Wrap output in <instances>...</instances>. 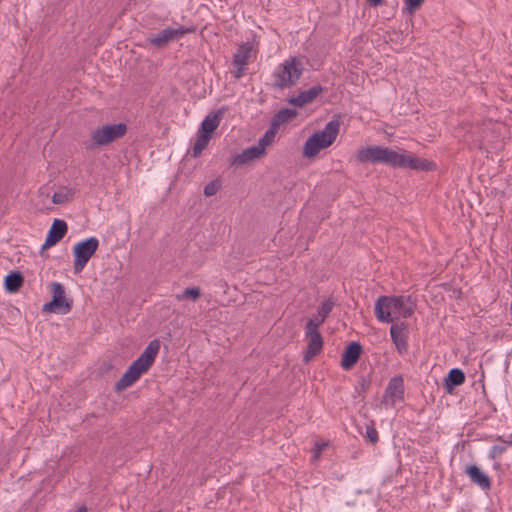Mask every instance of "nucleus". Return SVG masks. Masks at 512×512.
<instances>
[{
	"instance_id": "obj_19",
	"label": "nucleus",
	"mask_w": 512,
	"mask_h": 512,
	"mask_svg": "<svg viewBox=\"0 0 512 512\" xmlns=\"http://www.w3.org/2000/svg\"><path fill=\"white\" fill-rule=\"evenodd\" d=\"M383 298H393V296H380L377 299V301L375 303V308H374L375 316L381 322H385V323L393 322L394 317L392 315H394V307H393L392 303H390V302L384 301L380 305L381 306V312L383 313V316H385V317L381 318V316H380V313H379V310H378V305L381 302V300H383Z\"/></svg>"
},
{
	"instance_id": "obj_12",
	"label": "nucleus",
	"mask_w": 512,
	"mask_h": 512,
	"mask_svg": "<svg viewBox=\"0 0 512 512\" xmlns=\"http://www.w3.org/2000/svg\"><path fill=\"white\" fill-rule=\"evenodd\" d=\"M307 348L303 357L305 363L313 360L323 349L324 340L319 331L305 330Z\"/></svg>"
},
{
	"instance_id": "obj_29",
	"label": "nucleus",
	"mask_w": 512,
	"mask_h": 512,
	"mask_svg": "<svg viewBox=\"0 0 512 512\" xmlns=\"http://www.w3.org/2000/svg\"><path fill=\"white\" fill-rule=\"evenodd\" d=\"M221 188V182L216 179L208 183L204 187V195L207 197L214 196Z\"/></svg>"
},
{
	"instance_id": "obj_2",
	"label": "nucleus",
	"mask_w": 512,
	"mask_h": 512,
	"mask_svg": "<svg viewBox=\"0 0 512 512\" xmlns=\"http://www.w3.org/2000/svg\"><path fill=\"white\" fill-rule=\"evenodd\" d=\"M160 349V341L152 340L142 354L132 362L122 377L114 386L115 392H121L132 386L143 373H146L153 365Z\"/></svg>"
},
{
	"instance_id": "obj_8",
	"label": "nucleus",
	"mask_w": 512,
	"mask_h": 512,
	"mask_svg": "<svg viewBox=\"0 0 512 512\" xmlns=\"http://www.w3.org/2000/svg\"><path fill=\"white\" fill-rule=\"evenodd\" d=\"M384 301L392 303L394 307V319L398 317L408 318L414 313L416 309V303L411 296L401 295L393 296V298H383V300H381V302L378 305V310L381 318L385 317L381 312L380 306Z\"/></svg>"
},
{
	"instance_id": "obj_26",
	"label": "nucleus",
	"mask_w": 512,
	"mask_h": 512,
	"mask_svg": "<svg viewBox=\"0 0 512 512\" xmlns=\"http://www.w3.org/2000/svg\"><path fill=\"white\" fill-rule=\"evenodd\" d=\"M212 136L206 135L198 131L197 138L193 146V157H199L203 150L208 146Z\"/></svg>"
},
{
	"instance_id": "obj_1",
	"label": "nucleus",
	"mask_w": 512,
	"mask_h": 512,
	"mask_svg": "<svg viewBox=\"0 0 512 512\" xmlns=\"http://www.w3.org/2000/svg\"><path fill=\"white\" fill-rule=\"evenodd\" d=\"M356 158L361 163L385 164L393 168H409L417 171H431L435 165L424 158L415 157L412 153L397 151L382 146H367L358 149Z\"/></svg>"
},
{
	"instance_id": "obj_32",
	"label": "nucleus",
	"mask_w": 512,
	"mask_h": 512,
	"mask_svg": "<svg viewBox=\"0 0 512 512\" xmlns=\"http://www.w3.org/2000/svg\"><path fill=\"white\" fill-rule=\"evenodd\" d=\"M69 201L68 194L63 191L55 192L52 196V202L54 204H64Z\"/></svg>"
},
{
	"instance_id": "obj_30",
	"label": "nucleus",
	"mask_w": 512,
	"mask_h": 512,
	"mask_svg": "<svg viewBox=\"0 0 512 512\" xmlns=\"http://www.w3.org/2000/svg\"><path fill=\"white\" fill-rule=\"evenodd\" d=\"M333 307H334V302L332 300L328 299L321 304L317 313L319 314V316L323 317L326 320V318L332 311Z\"/></svg>"
},
{
	"instance_id": "obj_22",
	"label": "nucleus",
	"mask_w": 512,
	"mask_h": 512,
	"mask_svg": "<svg viewBox=\"0 0 512 512\" xmlns=\"http://www.w3.org/2000/svg\"><path fill=\"white\" fill-rule=\"evenodd\" d=\"M221 121L220 112L208 115L202 122L199 132L211 135L219 126Z\"/></svg>"
},
{
	"instance_id": "obj_38",
	"label": "nucleus",
	"mask_w": 512,
	"mask_h": 512,
	"mask_svg": "<svg viewBox=\"0 0 512 512\" xmlns=\"http://www.w3.org/2000/svg\"><path fill=\"white\" fill-rule=\"evenodd\" d=\"M76 512H87V509L86 507L82 506Z\"/></svg>"
},
{
	"instance_id": "obj_7",
	"label": "nucleus",
	"mask_w": 512,
	"mask_h": 512,
	"mask_svg": "<svg viewBox=\"0 0 512 512\" xmlns=\"http://www.w3.org/2000/svg\"><path fill=\"white\" fill-rule=\"evenodd\" d=\"M52 300L43 306L45 312H61L68 313L72 308V301H67L65 298L64 286L59 282L51 284Z\"/></svg>"
},
{
	"instance_id": "obj_6",
	"label": "nucleus",
	"mask_w": 512,
	"mask_h": 512,
	"mask_svg": "<svg viewBox=\"0 0 512 512\" xmlns=\"http://www.w3.org/2000/svg\"><path fill=\"white\" fill-rule=\"evenodd\" d=\"M195 27L179 26L178 28L167 27L157 34L148 38V42L157 48L165 47L169 42L178 40L186 34L194 33Z\"/></svg>"
},
{
	"instance_id": "obj_27",
	"label": "nucleus",
	"mask_w": 512,
	"mask_h": 512,
	"mask_svg": "<svg viewBox=\"0 0 512 512\" xmlns=\"http://www.w3.org/2000/svg\"><path fill=\"white\" fill-rule=\"evenodd\" d=\"M201 296V290L198 287H191L185 289L181 294L176 295V299L181 301L183 299H191L196 301Z\"/></svg>"
},
{
	"instance_id": "obj_37",
	"label": "nucleus",
	"mask_w": 512,
	"mask_h": 512,
	"mask_svg": "<svg viewBox=\"0 0 512 512\" xmlns=\"http://www.w3.org/2000/svg\"><path fill=\"white\" fill-rule=\"evenodd\" d=\"M497 440H498V441H503V442H505V443H507V444L512 445V434L509 436V439H508V440H503V439H502V437H500V436L497 438Z\"/></svg>"
},
{
	"instance_id": "obj_28",
	"label": "nucleus",
	"mask_w": 512,
	"mask_h": 512,
	"mask_svg": "<svg viewBox=\"0 0 512 512\" xmlns=\"http://www.w3.org/2000/svg\"><path fill=\"white\" fill-rule=\"evenodd\" d=\"M324 322L325 319L317 313L314 318H311L306 322L305 330L319 331L320 326L323 325Z\"/></svg>"
},
{
	"instance_id": "obj_10",
	"label": "nucleus",
	"mask_w": 512,
	"mask_h": 512,
	"mask_svg": "<svg viewBox=\"0 0 512 512\" xmlns=\"http://www.w3.org/2000/svg\"><path fill=\"white\" fill-rule=\"evenodd\" d=\"M256 51L254 50L253 44L246 42L241 44L233 56V65L237 67L234 73L236 79H240L246 69V65L249 60L255 56Z\"/></svg>"
},
{
	"instance_id": "obj_9",
	"label": "nucleus",
	"mask_w": 512,
	"mask_h": 512,
	"mask_svg": "<svg viewBox=\"0 0 512 512\" xmlns=\"http://www.w3.org/2000/svg\"><path fill=\"white\" fill-rule=\"evenodd\" d=\"M404 380L402 376H395L390 379L385 389L381 403L388 407H394L396 402L404 400Z\"/></svg>"
},
{
	"instance_id": "obj_35",
	"label": "nucleus",
	"mask_w": 512,
	"mask_h": 512,
	"mask_svg": "<svg viewBox=\"0 0 512 512\" xmlns=\"http://www.w3.org/2000/svg\"><path fill=\"white\" fill-rule=\"evenodd\" d=\"M373 7H377L383 3V0H367Z\"/></svg>"
},
{
	"instance_id": "obj_15",
	"label": "nucleus",
	"mask_w": 512,
	"mask_h": 512,
	"mask_svg": "<svg viewBox=\"0 0 512 512\" xmlns=\"http://www.w3.org/2000/svg\"><path fill=\"white\" fill-rule=\"evenodd\" d=\"M324 88L321 85H315L308 90L300 92L297 96L288 99V103L298 108H302L312 103L322 92Z\"/></svg>"
},
{
	"instance_id": "obj_13",
	"label": "nucleus",
	"mask_w": 512,
	"mask_h": 512,
	"mask_svg": "<svg viewBox=\"0 0 512 512\" xmlns=\"http://www.w3.org/2000/svg\"><path fill=\"white\" fill-rule=\"evenodd\" d=\"M68 230L67 223L61 219H55L48 231L45 243L42 246V250L48 249L56 245L66 235Z\"/></svg>"
},
{
	"instance_id": "obj_17",
	"label": "nucleus",
	"mask_w": 512,
	"mask_h": 512,
	"mask_svg": "<svg viewBox=\"0 0 512 512\" xmlns=\"http://www.w3.org/2000/svg\"><path fill=\"white\" fill-rule=\"evenodd\" d=\"M361 353V345L358 342H351L342 354L341 366L343 369H351L358 362Z\"/></svg>"
},
{
	"instance_id": "obj_3",
	"label": "nucleus",
	"mask_w": 512,
	"mask_h": 512,
	"mask_svg": "<svg viewBox=\"0 0 512 512\" xmlns=\"http://www.w3.org/2000/svg\"><path fill=\"white\" fill-rule=\"evenodd\" d=\"M126 132L127 125L125 123L108 124L97 127L91 132L90 138L82 142V146L87 151H93L122 138Z\"/></svg>"
},
{
	"instance_id": "obj_23",
	"label": "nucleus",
	"mask_w": 512,
	"mask_h": 512,
	"mask_svg": "<svg viewBox=\"0 0 512 512\" xmlns=\"http://www.w3.org/2000/svg\"><path fill=\"white\" fill-rule=\"evenodd\" d=\"M296 116L297 111L294 109H281L274 115L271 125L277 129L280 125L293 120Z\"/></svg>"
},
{
	"instance_id": "obj_21",
	"label": "nucleus",
	"mask_w": 512,
	"mask_h": 512,
	"mask_svg": "<svg viewBox=\"0 0 512 512\" xmlns=\"http://www.w3.org/2000/svg\"><path fill=\"white\" fill-rule=\"evenodd\" d=\"M24 283V277L19 271L10 272L4 280L5 289L10 293L17 292Z\"/></svg>"
},
{
	"instance_id": "obj_5",
	"label": "nucleus",
	"mask_w": 512,
	"mask_h": 512,
	"mask_svg": "<svg viewBox=\"0 0 512 512\" xmlns=\"http://www.w3.org/2000/svg\"><path fill=\"white\" fill-rule=\"evenodd\" d=\"M99 247V241L95 237H90L84 241L78 242L73 248L74 254V273H80L87 265L88 261L95 254Z\"/></svg>"
},
{
	"instance_id": "obj_31",
	"label": "nucleus",
	"mask_w": 512,
	"mask_h": 512,
	"mask_svg": "<svg viewBox=\"0 0 512 512\" xmlns=\"http://www.w3.org/2000/svg\"><path fill=\"white\" fill-rule=\"evenodd\" d=\"M425 0H404L407 11L412 14L418 10Z\"/></svg>"
},
{
	"instance_id": "obj_18",
	"label": "nucleus",
	"mask_w": 512,
	"mask_h": 512,
	"mask_svg": "<svg viewBox=\"0 0 512 512\" xmlns=\"http://www.w3.org/2000/svg\"><path fill=\"white\" fill-rule=\"evenodd\" d=\"M465 472L470 480L483 490H489L491 488L490 478L487 474L482 472L478 466L469 465L466 467Z\"/></svg>"
},
{
	"instance_id": "obj_16",
	"label": "nucleus",
	"mask_w": 512,
	"mask_h": 512,
	"mask_svg": "<svg viewBox=\"0 0 512 512\" xmlns=\"http://www.w3.org/2000/svg\"><path fill=\"white\" fill-rule=\"evenodd\" d=\"M264 155L261 154V150L257 149L256 146H251L244 149L241 153L234 155L231 158V166L241 167L249 164L255 160L262 158Z\"/></svg>"
},
{
	"instance_id": "obj_33",
	"label": "nucleus",
	"mask_w": 512,
	"mask_h": 512,
	"mask_svg": "<svg viewBox=\"0 0 512 512\" xmlns=\"http://www.w3.org/2000/svg\"><path fill=\"white\" fill-rule=\"evenodd\" d=\"M366 437L370 440L371 443L375 444L379 440L377 430L372 426H367L366 429Z\"/></svg>"
},
{
	"instance_id": "obj_34",
	"label": "nucleus",
	"mask_w": 512,
	"mask_h": 512,
	"mask_svg": "<svg viewBox=\"0 0 512 512\" xmlns=\"http://www.w3.org/2000/svg\"><path fill=\"white\" fill-rule=\"evenodd\" d=\"M506 450L505 446L494 445L489 453L491 459L499 457Z\"/></svg>"
},
{
	"instance_id": "obj_4",
	"label": "nucleus",
	"mask_w": 512,
	"mask_h": 512,
	"mask_svg": "<svg viewBox=\"0 0 512 512\" xmlns=\"http://www.w3.org/2000/svg\"><path fill=\"white\" fill-rule=\"evenodd\" d=\"M303 70L304 68L299 58L291 57L285 60L274 73V86L279 89L295 86L302 76Z\"/></svg>"
},
{
	"instance_id": "obj_11",
	"label": "nucleus",
	"mask_w": 512,
	"mask_h": 512,
	"mask_svg": "<svg viewBox=\"0 0 512 512\" xmlns=\"http://www.w3.org/2000/svg\"><path fill=\"white\" fill-rule=\"evenodd\" d=\"M340 125V115H335L333 119L325 125L322 131L316 132L312 136L316 137V140L328 148L336 140L339 134Z\"/></svg>"
},
{
	"instance_id": "obj_24",
	"label": "nucleus",
	"mask_w": 512,
	"mask_h": 512,
	"mask_svg": "<svg viewBox=\"0 0 512 512\" xmlns=\"http://www.w3.org/2000/svg\"><path fill=\"white\" fill-rule=\"evenodd\" d=\"M326 147L322 145L316 137L310 136L304 144L303 154L307 158H314L321 150Z\"/></svg>"
},
{
	"instance_id": "obj_14",
	"label": "nucleus",
	"mask_w": 512,
	"mask_h": 512,
	"mask_svg": "<svg viewBox=\"0 0 512 512\" xmlns=\"http://www.w3.org/2000/svg\"><path fill=\"white\" fill-rule=\"evenodd\" d=\"M391 339L400 354L408 350L407 344V324L405 322L392 324L390 327Z\"/></svg>"
},
{
	"instance_id": "obj_20",
	"label": "nucleus",
	"mask_w": 512,
	"mask_h": 512,
	"mask_svg": "<svg viewBox=\"0 0 512 512\" xmlns=\"http://www.w3.org/2000/svg\"><path fill=\"white\" fill-rule=\"evenodd\" d=\"M464 382V372L461 369L453 368L449 371L447 377L444 379V388L448 393H451L454 387L462 385Z\"/></svg>"
},
{
	"instance_id": "obj_36",
	"label": "nucleus",
	"mask_w": 512,
	"mask_h": 512,
	"mask_svg": "<svg viewBox=\"0 0 512 512\" xmlns=\"http://www.w3.org/2000/svg\"><path fill=\"white\" fill-rule=\"evenodd\" d=\"M325 446H326V444H322V445H320V444H316L317 452H316V454H315V458H318L319 453L321 452V450H322V449H323V447H325Z\"/></svg>"
},
{
	"instance_id": "obj_25",
	"label": "nucleus",
	"mask_w": 512,
	"mask_h": 512,
	"mask_svg": "<svg viewBox=\"0 0 512 512\" xmlns=\"http://www.w3.org/2000/svg\"><path fill=\"white\" fill-rule=\"evenodd\" d=\"M276 133L277 129L273 128V126L271 125V127L265 132V134L258 140V143L255 146L257 147V149L261 150V154H266V148L274 142Z\"/></svg>"
}]
</instances>
